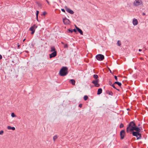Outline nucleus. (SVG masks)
Wrapping results in <instances>:
<instances>
[{
  "mask_svg": "<svg viewBox=\"0 0 148 148\" xmlns=\"http://www.w3.org/2000/svg\"><path fill=\"white\" fill-rule=\"evenodd\" d=\"M136 124L134 121L131 122L128 124V126L126 128V132L128 133L130 132H132L131 130L132 129L133 127H135Z\"/></svg>",
  "mask_w": 148,
  "mask_h": 148,
  "instance_id": "f257e3e1",
  "label": "nucleus"
},
{
  "mask_svg": "<svg viewBox=\"0 0 148 148\" xmlns=\"http://www.w3.org/2000/svg\"><path fill=\"white\" fill-rule=\"evenodd\" d=\"M68 68L66 67H63L60 70L59 74H67Z\"/></svg>",
  "mask_w": 148,
  "mask_h": 148,
  "instance_id": "f03ea898",
  "label": "nucleus"
},
{
  "mask_svg": "<svg viewBox=\"0 0 148 148\" xmlns=\"http://www.w3.org/2000/svg\"><path fill=\"white\" fill-rule=\"evenodd\" d=\"M140 132H136L133 131L132 134L133 136H135L137 138V140L140 139L141 138V134L139 133Z\"/></svg>",
  "mask_w": 148,
  "mask_h": 148,
  "instance_id": "7ed1b4c3",
  "label": "nucleus"
},
{
  "mask_svg": "<svg viewBox=\"0 0 148 148\" xmlns=\"http://www.w3.org/2000/svg\"><path fill=\"white\" fill-rule=\"evenodd\" d=\"M143 2L141 0H135L133 3L134 6L137 7L143 5Z\"/></svg>",
  "mask_w": 148,
  "mask_h": 148,
  "instance_id": "20e7f679",
  "label": "nucleus"
},
{
  "mask_svg": "<svg viewBox=\"0 0 148 148\" xmlns=\"http://www.w3.org/2000/svg\"><path fill=\"white\" fill-rule=\"evenodd\" d=\"M37 27V26L36 25H34L31 26L29 29V30L32 31L31 34H33L35 32V29Z\"/></svg>",
  "mask_w": 148,
  "mask_h": 148,
  "instance_id": "39448f33",
  "label": "nucleus"
},
{
  "mask_svg": "<svg viewBox=\"0 0 148 148\" xmlns=\"http://www.w3.org/2000/svg\"><path fill=\"white\" fill-rule=\"evenodd\" d=\"M142 130V128L141 127H138L136 125L135 127H133L132 129L131 130L132 131L133 130H135L136 132H140Z\"/></svg>",
  "mask_w": 148,
  "mask_h": 148,
  "instance_id": "423d86ee",
  "label": "nucleus"
},
{
  "mask_svg": "<svg viewBox=\"0 0 148 148\" xmlns=\"http://www.w3.org/2000/svg\"><path fill=\"white\" fill-rule=\"evenodd\" d=\"M96 58L98 60L102 61L104 59V57L102 54H99L96 56Z\"/></svg>",
  "mask_w": 148,
  "mask_h": 148,
  "instance_id": "0eeeda50",
  "label": "nucleus"
},
{
  "mask_svg": "<svg viewBox=\"0 0 148 148\" xmlns=\"http://www.w3.org/2000/svg\"><path fill=\"white\" fill-rule=\"evenodd\" d=\"M63 21L65 25H68L70 24V21L66 17L63 18Z\"/></svg>",
  "mask_w": 148,
  "mask_h": 148,
  "instance_id": "6e6552de",
  "label": "nucleus"
},
{
  "mask_svg": "<svg viewBox=\"0 0 148 148\" xmlns=\"http://www.w3.org/2000/svg\"><path fill=\"white\" fill-rule=\"evenodd\" d=\"M64 8L66 11L70 14H74V12L70 9L67 6H65L64 7Z\"/></svg>",
  "mask_w": 148,
  "mask_h": 148,
  "instance_id": "1a4fd4ad",
  "label": "nucleus"
},
{
  "mask_svg": "<svg viewBox=\"0 0 148 148\" xmlns=\"http://www.w3.org/2000/svg\"><path fill=\"white\" fill-rule=\"evenodd\" d=\"M99 82L98 79H96L95 80L92 81V83L96 87H99L100 85L98 83Z\"/></svg>",
  "mask_w": 148,
  "mask_h": 148,
  "instance_id": "9d476101",
  "label": "nucleus"
},
{
  "mask_svg": "<svg viewBox=\"0 0 148 148\" xmlns=\"http://www.w3.org/2000/svg\"><path fill=\"white\" fill-rule=\"evenodd\" d=\"M120 135L121 138L123 139L124 138L125 135V131L124 130H122L120 132Z\"/></svg>",
  "mask_w": 148,
  "mask_h": 148,
  "instance_id": "9b49d317",
  "label": "nucleus"
},
{
  "mask_svg": "<svg viewBox=\"0 0 148 148\" xmlns=\"http://www.w3.org/2000/svg\"><path fill=\"white\" fill-rule=\"evenodd\" d=\"M57 55V51L53 52L49 54V57L50 58H54Z\"/></svg>",
  "mask_w": 148,
  "mask_h": 148,
  "instance_id": "f8f14e48",
  "label": "nucleus"
},
{
  "mask_svg": "<svg viewBox=\"0 0 148 148\" xmlns=\"http://www.w3.org/2000/svg\"><path fill=\"white\" fill-rule=\"evenodd\" d=\"M138 21L137 19L134 18L133 19L132 23L134 26L137 25L138 24Z\"/></svg>",
  "mask_w": 148,
  "mask_h": 148,
  "instance_id": "ddd939ff",
  "label": "nucleus"
},
{
  "mask_svg": "<svg viewBox=\"0 0 148 148\" xmlns=\"http://www.w3.org/2000/svg\"><path fill=\"white\" fill-rule=\"evenodd\" d=\"M75 27L76 28L77 30L80 33L81 35L83 34V32L82 30L79 29V28L77 27L76 25H75Z\"/></svg>",
  "mask_w": 148,
  "mask_h": 148,
  "instance_id": "4468645a",
  "label": "nucleus"
},
{
  "mask_svg": "<svg viewBox=\"0 0 148 148\" xmlns=\"http://www.w3.org/2000/svg\"><path fill=\"white\" fill-rule=\"evenodd\" d=\"M51 50L50 51V52H54L55 51H56L55 49V47L54 46H51L50 47Z\"/></svg>",
  "mask_w": 148,
  "mask_h": 148,
  "instance_id": "2eb2a0df",
  "label": "nucleus"
},
{
  "mask_svg": "<svg viewBox=\"0 0 148 148\" xmlns=\"http://www.w3.org/2000/svg\"><path fill=\"white\" fill-rule=\"evenodd\" d=\"M70 83H71L73 85H75V81L74 80L72 79H71L69 81Z\"/></svg>",
  "mask_w": 148,
  "mask_h": 148,
  "instance_id": "dca6fc26",
  "label": "nucleus"
},
{
  "mask_svg": "<svg viewBox=\"0 0 148 148\" xmlns=\"http://www.w3.org/2000/svg\"><path fill=\"white\" fill-rule=\"evenodd\" d=\"M102 90L101 88H99L98 90L97 94L100 95L101 94L102 92Z\"/></svg>",
  "mask_w": 148,
  "mask_h": 148,
  "instance_id": "f3484780",
  "label": "nucleus"
},
{
  "mask_svg": "<svg viewBox=\"0 0 148 148\" xmlns=\"http://www.w3.org/2000/svg\"><path fill=\"white\" fill-rule=\"evenodd\" d=\"M106 93L108 94H109V95H110L111 96H112L113 95V93L112 92L110 91L109 90H107L106 91Z\"/></svg>",
  "mask_w": 148,
  "mask_h": 148,
  "instance_id": "a211bd4d",
  "label": "nucleus"
},
{
  "mask_svg": "<svg viewBox=\"0 0 148 148\" xmlns=\"http://www.w3.org/2000/svg\"><path fill=\"white\" fill-rule=\"evenodd\" d=\"M118 84V85L120 86L121 85V83L118 82L117 81L114 82V84Z\"/></svg>",
  "mask_w": 148,
  "mask_h": 148,
  "instance_id": "6ab92c4d",
  "label": "nucleus"
},
{
  "mask_svg": "<svg viewBox=\"0 0 148 148\" xmlns=\"http://www.w3.org/2000/svg\"><path fill=\"white\" fill-rule=\"evenodd\" d=\"M58 138V136L57 135H55L53 136V139L54 141H55Z\"/></svg>",
  "mask_w": 148,
  "mask_h": 148,
  "instance_id": "aec40b11",
  "label": "nucleus"
},
{
  "mask_svg": "<svg viewBox=\"0 0 148 148\" xmlns=\"http://www.w3.org/2000/svg\"><path fill=\"white\" fill-rule=\"evenodd\" d=\"M39 12L37 10V11H36V19L37 20H38V14H39Z\"/></svg>",
  "mask_w": 148,
  "mask_h": 148,
  "instance_id": "412c9836",
  "label": "nucleus"
},
{
  "mask_svg": "<svg viewBox=\"0 0 148 148\" xmlns=\"http://www.w3.org/2000/svg\"><path fill=\"white\" fill-rule=\"evenodd\" d=\"M114 84H110V85L111 86H112L114 88V89L117 90H118V91H119V89H117V88H116V87H115V86H114Z\"/></svg>",
  "mask_w": 148,
  "mask_h": 148,
  "instance_id": "4be33fe9",
  "label": "nucleus"
},
{
  "mask_svg": "<svg viewBox=\"0 0 148 148\" xmlns=\"http://www.w3.org/2000/svg\"><path fill=\"white\" fill-rule=\"evenodd\" d=\"M88 97L86 95H85L84 96V100L86 101L88 99Z\"/></svg>",
  "mask_w": 148,
  "mask_h": 148,
  "instance_id": "5701e85b",
  "label": "nucleus"
},
{
  "mask_svg": "<svg viewBox=\"0 0 148 148\" xmlns=\"http://www.w3.org/2000/svg\"><path fill=\"white\" fill-rule=\"evenodd\" d=\"M98 77L97 75H94L93 77L96 79L98 78Z\"/></svg>",
  "mask_w": 148,
  "mask_h": 148,
  "instance_id": "b1692460",
  "label": "nucleus"
},
{
  "mask_svg": "<svg viewBox=\"0 0 148 148\" xmlns=\"http://www.w3.org/2000/svg\"><path fill=\"white\" fill-rule=\"evenodd\" d=\"M117 44L118 46H120L121 45V42L119 40H118L117 42Z\"/></svg>",
  "mask_w": 148,
  "mask_h": 148,
  "instance_id": "393cba45",
  "label": "nucleus"
},
{
  "mask_svg": "<svg viewBox=\"0 0 148 148\" xmlns=\"http://www.w3.org/2000/svg\"><path fill=\"white\" fill-rule=\"evenodd\" d=\"M124 127V125L123 123H121L119 127L120 128H122Z\"/></svg>",
  "mask_w": 148,
  "mask_h": 148,
  "instance_id": "a878e982",
  "label": "nucleus"
},
{
  "mask_svg": "<svg viewBox=\"0 0 148 148\" xmlns=\"http://www.w3.org/2000/svg\"><path fill=\"white\" fill-rule=\"evenodd\" d=\"M11 116L12 117H14L16 116L15 115L14 113H12L11 114Z\"/></svg>",
  "mask_w": 148,
  "mask_h": 148,
  "instance_id": "bb28decb",
  "label": "nucleus"
},
{
  "mask_svg": "<svg viewBox=\"0 0 148 148\" xmlns=\"http://www.w3.org/2000/svg\"><path fill=\"white\" fill-rule=\"evenodd\" d=\"M4 132L3 130H0V135H2L3 134Z\"/></svg>",
  "mask_w": 148,
  "mask_h": 148,
  "instance_id": "cd10ccee",
  "label": "nucleus"
},
{
  "mask_svg": "<svg viewBox=\"0 0 148 148\" xmlns=\"http://www.w3.org/2000/svg\"><path fill=\"white\" fill-rule=\"evenodd\" d=\"M12 127L11 126H8L7 127V128L8 130H11Z\"/></svg>",
  "mask_w": 148,
  "mask_h": 148,
  "instance_id": "c85d7f7f",
  "label": "nucleus"
},
{
  "mask_svg": "<svg viewBox=\"0 0 148 148\" xmlns=\"http://www.w3.org/2000/svg\"><path fill=\"white\" fill-rule=\"evenodd\" d=\"M64 48H67L68 47V45L67 44L64 45Z\"/></svg>",
  "mask_w": 148,
  "mask_h": 148,
  "instance_id": "c756f323",
  "label": "nucleus"
},
{
  "mask_svg": "<svg viewBox=\"0 0 148 148\" xmlns=\"http://www.w3.org/2000/svg\"><path fill=\"white\" fill-rule=\"evenodd\" d=\"M47 14V12H44L42 13V15L44 16L45 15Z\"/></svg>",
  "mask_w": 148,
  "mask_h": 148,
  "instance_id": "7c9ffc66",
  "label": "nucleus"
},
{
  "mask_svg": "<svg viewBox=\"0 0 148 148\" xmlns=\"http://www.w3.org/2000/svg\"><path fill=\"white\" fill-rule=\"evenodd\" d=\"M114 78H115V79H116V81H117L118 78H117V77L116 76H114Z\"/></svg>",
  "mask_w": 148,
  "mask_h": 148,
  "instance_id": "2f4dec72",
  "label": "nucleus"
},
{
  "mask_svg": "<svg viewBox=\"0 0 148 148\" xmlns=\"http://www.w3.org/2000/svg\"><path fill=\"white\" fill-rule=\"evenodd\" d=\"M82 104H80L79 105V107L80 108H82Z\"/></svg>",
  "mask_w": 148,
  "mask_h": 148,
  "instance_id": "473e14b6",
  "label": "nucleus"
},
{
  "mask_svg": "<svg viewBox=\"0 0 148 148\" xmlns=\"http://www.w3.org/2000/svg\"><path fill=\"white\" fill-rule=\"evenodd\" d=\"M61 11H62V12H65V10L64 9H61Z\"/></svg>",
  "mask_w": 148,
  "mask_h": 148,
  "instance_id": "72a5a7b5",
  "label": "nucleus"
},
{
  "mask_svg": "<svg viewBox=\"0 0 148 148\" xmlns=\"http://www.w3.org/2000/svg\"><path fill=\"white\" fill-rule=\"evenodd\" d=\"M11 130H15V128L14 127H12Z\"/></svg>",
  "mask_w": 148,
  "mask_h": 148,
  "instance_id": "f704fd0d",
  "label": "nucleus"
},
{
  "mask_svg": "<svg viewBox=\"0 0 148 148\" xmlns=\"http://www.w3.org/2000/svg\"><path fill=\"white\" fill-rule=\"evenodd\" d=\"M73 31L75 32H76V30L75 29H73Z\"/></svg>",
  "mask_w": 148,
  "mask_h": 148,
  "instance_id": "c9c22d12",
  "label": "nucleus"
},
{
  "mask_svg": "<svg viewBox=\"0 0 148 148\" xmlns=\"http://www.w3.org/2000/svg\"><path fill=\"white\" fill-rule=\"evenodd\" d=\"M69 31L70 32H71V33H72L73 32V30H71L70 29L69 30Z\"/></svg>",
  "mask_w": 148,
  "mask_h": 148,
  "instance_id": "e433bc0d",
  "label": "nucleus"
},
{
  "mask_svg": "<svg viewBox=\"0 0 148 148\" xmlns=\"http://www.w3.org/2000/svg\"><path fill=\"white\" fill-rule=\"evenodd\" d=\"M2 58L1 55L0 54V60Z\"/></svg>",
  "mask_w": 148,
  "mask_h": 148,
  "instance_id": "4c0bfd02",
  "label": "nucleus"
},
{
  "mask_svg": "<svg viewBox=\"0 0 148 148\" xmlns=\"http://www.w3.org/2000/svg\"><path fill=\"white\" fill-rule=\"evenodd\" d=\"M60 75L61 76H64L65 75Z\"/></svg>",
  "mask_w": 148,
  "mask_h": 148,
  "instance_id": "58836bf2",
  "label": "nucleus"
},
{
  "mask_svg": "<svg viewBox=\"0 0 148 148\" xmlns=\"http://www.w3.org/2000/svg\"><path fill=\"white\" fill-rule=\"evenodd\" d=\"M142 50V49H139V50H138V51H141Z\"/></svg>",
  "mask_w": 148,
  "mask_h": 148,
  "instance_id": "ea45409f",
  "label": "nucleus"
},
{
  "mask_svg": "<svg viewBox=\"0 0 148 148\" xmlns=\"http://www.w3.org/2000/svg\"><path fill=\"white\" fill-rule=\"evenodd\" d=\"M145 15V13H143V15Z\"/></svg>",
  "mask_w": 148,
  "mask_h": 148,
  "instance_id": "a19ab883",
  "label": "nucleus"
},
{
  "mask_svg": "<svg viewBox=\"0 0 148 148\" xmlns=\"http://www.w3.org/2000/svg\"><path fill=\"white\" fill-rule=\"evenodd\" d=\"M110 72L112 74L113 73H112V71L110 70Z\"/></svg>",
  "mask_w": 148,
  "mask_h": 148,
  "instance_id": "79ce46f5",
  "label": "nucleus"
},
{
  "mask_svg": "<svg viewBox=\"0 0 148 148\" xmlns=\"http://www.w3.org/2000/svg\"><path fill=\"white\" fill-rule=\"evenodd\" d=\"M19 47H20V45H18V48H19Z\"/></svg>",
  "mask_w": 148,
  "mask_h": 148,
  "instance_id": "37998d69",
  "label": "nucleus"
},
{
  "mask_svg": "<svg viewBox=\"0 0 148 148\" xmlns=\"http://www.w3.org/2000/svg\"><path fill=\"white\" fill-rule=\"evenodd\" d=\"M25 39H24L23 40V42H24V41H25Z\"/></svg>",
  "mask_w": 148,
  "mask_h": 148,
  "instance_id": "c03bdc74",
  "label": "nucleus"
},
{
  "mask_svg": "<svg viewBox=\"0 0 148 148\" xmlns=\"http://www.w3.org/2000/svg\"><path fill=\"white\" fill-rule=\"evenodd\" d=\"M47 3L49 4V3L48 1H47Z\"/></svg>",
  "mask_w": 148,
  "mask_h": 148,
  "instance_id": "a18cd8bd",
  "label": "nucleus"
},
{
  "mask_svg": "<svg viewBox=\"0 0 148 148\" xmlns=\"http://www.w3.org/2000/svg\"><path fill=\"white\" fill-rule=\"evenodd\" d=\"M140 125H138V126H140Z\"/></svg>",
  "mask_w": 148,
  "mask_h": 148,
  "instance_id": "49530a36",
  "label": "nucleus"
},
{
  "mask_svg": "<svg viewBox=\"0 0 148 148\" xmlns=\"http://www.w3.org/2000/svg\"><path fill=\"white\" fill-rule=\"evenodd\" d=\"M62 44H63V43L62 42Z\"/></svg>",
  "mask_w": 148,
  "mask_h": 148,
  "instance_id": "de8ad7c7",
  "label": "nucleus"
}]
</instances>
